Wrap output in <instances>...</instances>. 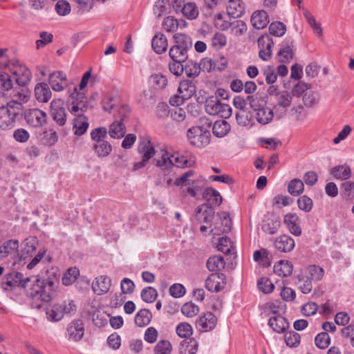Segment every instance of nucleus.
Returning <instances> with one entry per match:
<instances>
[{
  "label": "nucleus",
  "instance_id": "28",
  "mask_svg": "<svg viewBox=\"0 0 354 354\" xmlns=\"http://www.w3.org/2000/svg\"><path fill=\"white\" fill-rule=\"evenodd\" d=\"M281 226V220L279 217L272 215L269 216L263 223V231L268 234H275Z\"/></svg>",
  "mask_w": 354,
  "mask_h": 354
},
{
  "label": "nucleus",
  "instance_id": "4",
  "mask_svg": "<svg viewBox=\"0 0 354 354\" xmlns=\"http://www.w3.org/2000/svg\"><path fill=\"white\" fill-rule=\"evenodd\" d=\"M209 128V123L189 128L187 131L189 143L198 148H203L207 146L211 140Z\"/></svg>",
  "mask_w": 354,
  "mask_h": 354
},
{
  "label": "nucleus",
  "instance_id": "50",
  "mask_svg": "<svg viewBox=\"0 0 354 354\" xmlns=\"http://www.w3.org/2000/svg\"><path fill=\"white\" fill-rule=\"evenodd\" d=\"M107 131L106 127H100L93 129L91 132V139L95 142V143L106 142L104 139L107 137Z\"/></svg>",
  "mask_w": 354,
  "mask_h": 354
},
{
  "label": "nucleus",
  "instance_id": "41",
  "mask_svg": "<svg viewBox=\"0 0 354 354\" xmlns=\"http://www.w3.org/2000/svg\"><path fill=\"white\" fill-rule=\"evenodd\" d=\"M102 109L104 111L111 113L115 111L119 104V99L116 96L106 95L102 100Z\"/></svg>",
  "mask_w": 354,
  "mask_h": 354
},
{
  "label": "nucleus",
  "instance_id": "47",
  "mask_svg": "<svg viewBox=\"0 0 354 354\" xmlns=\"http://www.w3.org/2000/svg\"><path fill=\"white\" fill-rule=\"evenodd\" d=\"M172 346L169 340H160L153 348L154 354H171Z\"/></svg>",
  "mask_w": 354,
  "mask_h": 354
},
{
  "label": "nucleus",
  "instance_id": "46",
  "mask_svg": "<svg viewBox=\"0 0 354 354\" xmlns=\"http://www.w3.org/2000/svg\"><path fill=\"white\" fill-rule=\"evenodd\" d=\"M284 340L288 346L297 347L300 344L301 337L297 332L290 330L285 333Z\"/></svg>",
  "mask_w": 354,
  "mask_h": 354
},
{
  "label": "nucleus",
  "instance_id": "51",
  "mask_svg": "<svg viewBox=\"0 0 354 354\" xmlns=\"http://www.w3.org/2000/svg\"><path fill=\"white\" fill-rule=\"evenodd\" d=\"M46 250L43 248L39 250L37 255L31 260V261L27 265V268L28 270H32L34 268L41 260L44 259V261L48 262L51 261V257L49 255H46Z\"/></svg>",
  "mask_w": 354,
  "mask_h": 354
},
{
  "label": "nucleus",
  "instance_id": "22",
  "mask_svg": "<svg viewBox=\"0 0 354 354\" xmlns=\"http://www.w3.org/2000/svg\"><path fill=\"white\" fill-rule=\"evenodd\" d=\"M111 281L107 276L101 275L95 278L92 284V288L97 295L107 292L111 287Z\"/></svg>",
  "mask_w": 354,
  "mask_h": 354
},
{
  "label": "nucleus",
  "instance_id": "48",
  "mask_svg": "<svg viewBox=\"0 0 354 354\" xmlns=\"http://www.w3.org/2000/svg\"><path fill=\"white\" fill-rule=\"evenodd\" d=\"M80 271L77 268H70L62 277V281L64 286L71 285L77 278Z\"/></svg>",
  "mask_w": 354,
  "mask_h": 354
},
{
  "label": "nucleus",
  "instance_id": "61",
  "mask_svg": "<svg viewBox=\"0 0 354 354\" xmlns=\"http://www.w3.org/2000/svg\"><path fill=\"white\" fill-rule=\"evenodd\" d=\"M57 140L58 136L54 130L50 129L43 133L42 142L44 145L53 146L57 142Z\"/></svg>",
  "mask_w": 354,
  "mask_h": 354
},
{
  "label": "nucleus",
  "instance_id": "60",
  "mask_svg": "<svg viewBox=\"0 0 354 354\" xmlns=\"http://www.w3.org/2000/svg\"><path fill=\"white\" fill-rule=\"evenodd\" d=\"M179 26H181L180 22L174 17H167L162 22V27L167 32H175Z\"/></svg>",
  "mask_w": 354,
  "mask_h": 354
},
{
  "label": "nucleus",
  "instance_id": "11",
  "mask_svg": "<svg viewBox=\"0 0 354 354\" xmlns=\"http://www.w3.org/2000/svg\"><path fill=\"white\" fill-rule=\"evenodd\" d=\"M84 334V323L81 319H75L71 322L67 328L66 337L70 341L79 342Z\"/></svg>",
  "mask_w": 354,
  "mask_h": 354
},
{
  "label": "nucleus",
  "instance_id": "31",
  "mask_svg": "<svg viewBox=\"0 0 354 354\" xmlns=\"http://www.w3.org/2000/svg\"><path fill=\"white\" fill-rule=\"evenodd\" d=\"M245 12V4L243 1H234L227 3V13L232 18L241 17Z\"/></svg>",
  "mask_w": 354,
  "mask_h": 354
},
{
  "label": "nucleus",
  "instance_id": "6",
  "mask_svg": "<svg viewBox=\"0 0 354 354\" xmlns=\"http://www.w3.org/2000/svg\"><path fill=\"white\" fill-rule=\"evenodd\" d=\"M68 93L71 100V106L68 108L73 115H84L88 108V102L86 100L84 91H78L77 87L74 86L71 90L68 87Z\"/></svg>",
  "mask_w": 354,
  "mask_h": 354
},
{
  "label": "nucleus",
  "instance_id": "33",
  "mask_svg": "<svg viewBox=\"0 0 354 354\" xmlns=\"http://www.w3.org/2000/svg\"><path fill=\"white\" fill-rule=\"evenodd\" d=\"M178 92L183 95L182 97L188 100L195 93L196 86L191 80H182L179 84Z\"/></svg>",
  "mask_w": 354,
  "mask_h": 354
},
{
  "label": "nucleus",
  "instance_id": "62",
  "mask_svg": "<svg viewBox=\"0 0 354 354\" xmlns=\"http://www.w3.org/2000/svg\"><path fill=\"white\" fill-rule=\"evenodd\" d=\"M341 194L346 199H350L354 196V183L346 181L342 184Z\"/></svg>",
  "mask_w": 354,
  "mask_h": 354
},
{
  "label": "nucleus",
  "instance_id": "40",
  "mask_svg": "<svg viewBox=\"0 0 354 354\" xmlns=\"http://www.w3.org/2000/svg\"><path fill=\"white\" fill-rule=\"evenodd\" d=\"M201 65L193 60H188L184 64V72L186 75L191 78L198 77L201 73Z\"/></svg>",
  "mask_w": 354,
  "mask_h": 354
},
{
  "label": "nucleus",
  "instance_id": "17",
  "mask_svg": "<svg viewBox=\"0 0 354 354\" xmlns=\"http://www.w3.org/2000/svg\"><path fill=\"white\" fill-rule=\"evenodd\" d=\"M275 104L273 109L277 112V110L281 109L282 112H286L292 102V95L287 91H282L274 95Z\"/></svg>",
  "mask_w": 354,
  "mask_h": 354
},
{
  "label": "nucleus",
  "instance_id": "8",
  "mask_svg": "<svg viewBox=\"0 0 354 354\" xmlns=\"http://www.w3.org/2000/svg\"><path fill=\"white\" fill-rule=\"evenodd\" d=\"M9 71L13 75L16 83L21 86L27 85L31 80L30 71L19 61L9 66Z\"/></svg>",
  "mask_w": 354,
  "mask_h": 354
},
{
  "label": "nucleus",
  "instance_id": "32",
  "mask_svg": "<svg viewBox=\"0 0 354 354\" xmlns=\"http://www.w3.org/2000/svg\"><path fill=\"white\" fill-rule=\"evenodd\" d=\"M19 248V241L10 239L0 245V257L4 258L8 255L15 254Z\"/></svg>",
  "mask_w": 354,
  "mask_h": 354
},
{
  "label": "nucleus",
  "instance_id": "58",
  "mask_svg": "<svg viewBox=\"0 0 354 354\" xmlns=\"http://www.w3.org/2000/svg\"><path fill=\"white\" fill-rule=\"evenodd\" d=\"M171 158V155H169L168 152L165 151L162 153L160 159L154 160L156 166L162 169H168L173 166Z\"/></svg>",
  "mask_w": 354,
  "mask_h": 354
},
{
  "label": "nucleus",
  "instance_id": "3",
  "mask_svg": "<svg viewBox=\"0 0 354 354\" xmlns=\"http://www.w3.org/2000/svg\"><path fill=\"white\" fill-rule=\"evenodd\" d=\"M22 115L23 105L20 102L10 101L6 111L0 113V128L3 130L12 129Z\"/></svg>",
  "mask_w": 354,
  "mask_h": 354
},
{
  "label": "nucleus",
  "instance_id": "52",
  "mask_svg": "<svg viewBox=\"0 0 354 354\" xmlns=\"http://www.w3.org/2000/svg\"><path fill=\"white\" fill-rule=\"evenodd\" d=\"M140 296L145 302L153 303L158 297V292L156 288L149 286L142 290Z\"/></svg>",
  "mask_w": 354,
  "mask_h": 354
},
{
  "label": "nucleus",
  "instance_id": "21",
  "mask_svg": "<svg viewBox=\"0 0 354 354\" xmlns=\"http://www.w3.org/2000/svg\"><path fill=\"white\" fill-rule=\"evenodd\" d=\"M138 151L142 156V158L149 160L156 154V150L151 140L149 138L142 139L139 142Z\"/></svg>",
  "mask_w": 354,
  "mask_h": 354
},
{
  "label": "nucleus",
  "instance_id": "15",
  "mask_svg": "<svg viewBox=\"0 0 354 354\" xmlns=\"http://www.w3.org/2000/svg\"><path fill=\"white\" fill-rule=\"evenodd\" d=\"M274 245L279 252L287 253L293 250L295 242L291 236L283 234L275 239Z\"/></svg>",
  "mask_w": 354,
  "mask_h": 354
},
{
  "label": "nucleus",
  "instance_id": "20",
  "mask_svg": "<svg viewBox=\"0 0 354 354\" xmlns=\"http://www.w3.org/2000/svg\"><path fill=\"white\" fill-rule=\"evenodd\" d=\"M258 44L262 46V48L259 52V57L263 61H268L272 56V39L269 36H262L259 38Z\"/></svg>",
  "mask_w": 354,
  "mask_h": 354
},
{
  "label": "nucleus",
  "instance_id": "38",
  "mask_svg": "<svg viewBox=\"0 0 354 354\" xmlns=\"http://www.w3.org/2000/svg\"><path fill=\"white\" fill-rule=\"evenodd\" d=\"M151 317L152 315L149 310L141 309L135 316V324L139 327H144L150 323Z\"/></svg>",
  "mask_w": 354,
  "mask_h": 354
},
{
  "label": "nucleus",
  "instance_id": "37",
  "mask_svg": "<svg viewBox=\"0 0 354 354\" xmlns=\"http://www.w3.org/2000/svg\"><path fill=\"white\" fill-rule=\"evenodd\" d=\"M274 272L281 277L290 276L292 272V265L288 261L280 260L274 266Z\"/></svg>",
  "mask_w": 354,
  "mask_h": 354
},
{
  "label": "nucleus",
  "instance_id": "27",
  "mask_svg": "<svg viewBox=\"0 0 354 354\" xmlns=\"http://www.w3.org/2000/svg\"><path fill=\"white\" fill-rule=\"evenodd\" d=\"M167 39L164 34L158 32L156 34L151 40V46L157 54H162L167 49Z\"/></svg>",
  "mask_w": 354,
  "mask_h": 354
},
{
  "label": "nucleus",
  "instance_id": "7",
  "mask_svg": "<svg viewBox=\"0 0 354 354\" xmlns=\"http://www.w3.org/2000/svg\"><path fill=\"white\" fill-rule=\"evenodd\" d=\"M68 111L62 99H54L50 102V115L52 120L59 127H64L67 121Z\"/></svg>",
  "mask_w": 354,
  "mask_h": 354
},
{
  "label": "nucleus",
  "instance_id": "18",
  "mask_svg": "<svg viewBox=\"0 0 354 354\" xmlns=\"http://www.w3.org/2000/svg\"><path fill=\"white\" fill-rule=\"evenodd\" d=\"M173 7L176 12L181 10L183 16H185L188 19H196L199 13L196 5L193 2L187 3L182 7L180 3H178V0H174Z\"/></svg>",
  "mask_w": 354,
  "mask_h": 354
},
{
  "label": "nucleus",
  "instance_id": "59",
  "mask_svg": "<svg viewBox=\"0 0 354 354\" xmlns=\"http://www.w3.org/2000/svg\"><path fill=\"white\" fill-rule=\"evenodd\" d=\"M181 312L187 317H193L199 313V308L191 301L187 302L182 306Z\"/></svg>",
  "mask_w": 354,
  "mask_h": 354
},
{
  "label": "nucleus",
  "instance_id": "34",
  "mask_svg": "<svg viewBox=\"0 0 354 354\" xmlns=\"http://www.w3.org/2000/svg\"><path fill=\"white\" fill-rule=\"evenodd\" d=\"M330 174L335 178L344 180L351 178V169L347 165H341L333 167Z\"/></svg>",
  "mask_w": 354,
  "mask_h": 354
},
{
  "label": "nucleus",
  "instance_id": "5",
  "mask_svg": "<svg viewBox=\"0 0 354 354\" xmlns=\"http://www.w3.org/2000/svg\"><path fill=\"white\" fill-rule=\"evenodd\" d=\"M205 110L210 115H220L223 118H229L232 109L229 104L222 103L216 96L211 95L206 98Z\"/></svg>",
  "mask_w": 354,
  "mask_h": 354
},
{
  "label": "nucleus",
  "instance_id": "12",
  "mask_svg": "<svg viewBox=\"0 0 354 354\" xmlns=\"http://www.w3.org/2000/svg\"><path fill=\"white\" fill-rule=\"evenodd\" d=\"M217 319L210 312L204 313L196 321V327L201 332H208L214 329L216 325Z\"/></svg>",
  "mask_w": 354,
  "mask_h": 354
},
{
  "label": "nucleus",
  "instance_id": "19",
  "mask_svg": "<svg viewBox=\"0 0 354 354\" xmlns=\"http://www.w3.org/2000/svg\"><path fill=\"white\" fill-rule=\"evenodd\" d=\"M293 41L288 39L280 44V48L277 53L279 61L281 63H289L293 58L292 52Z\"/></svg>",
  "mask_w": 354,
  "mask_h": 354
},
{
  "label": "nucleus",
  "instance_id": "56",
  "mask_svg": "<svg viewBox=\"0 0 354 354\" xmlns=\"http://www.w3.org/2000/svg\"><path fill=\"white\" fill-rule=\"evenodd\" d=\"M315 343L317 348L320 349L326 348L330 343V337L326 332L317 334L315 338Z\"/></svg>",
  "mask_w": 354,
  "mask_h": 354
},
{
  "label": "nucleus",
  "instance_id": "2",
  "mask_svg": "<svg viewBox=\"0 0 354 354\" xmlns=\"http://www.w3.org/2000/svg\"><path fill=\"white\" fill-rule=\"evenodd\" d=\"M175 44L171 47L169 55L173 61L186 62L188 59V51L192 48V41L190 37L185 34H176L174 35Z\"/></svg>",
  "mask_w": 354,
  "mask_h": 354
},
{
  "label": "nucleus",
  "instance_id": "9",
  "mask_svg": "<svg viewBox=\"0 0 354 354\" xmlns=\"http://www.w3.org/2000/svg\"><path fill=\"white\" fill-rule=\"evenodd\" d=\"M27 124L35 128H39L47 123L46 113L39 109H30L24 113Z\"/></svg>",
  "mask_w": 354,
  "mask_h": 354
},
{
  "label": "nucleus",
  "instance_id": "54",
  "mask_svg": "<svg viewBox=\"0 0 354 354\" xmlns=\"http://www.w3.org/2000/svg\"><path fill=\"white\" fill-rule=\"evenodd\" d=\"M27 243L25 247L21 250V257L26 259L29 256H31L32 253L36 250L38 244L36 238H31L27 240Z\"/></svg>",
  "mask_w": 354,
  "mask_h": 354
},
{
  "label": "nucleus",
  "instance_id": "64",
  "mask_svg": "<svg viewBox=\"0 0 354 354\" xmlns=\"http://www.w3.org/2000/svg\"><path fill=\"white\" fill-rule=\"evenodd\" d=\"M259 289L266 294L272 292L274 286L268 277H261L257 283Z\"/></svg>",
  "mask_w": 354,
  "mask_h": 354
},
{
  "label": "nucleus",
  "instance_id": "57",
  "mask_svg": "<svg viewBox=\"0 0 354 354\" xmlns=\"http://www.w3.org/2000/svg\"><path fill=\"white\" fill-rule=\"evenodd\" d=\"M286 25L280 21H275L270 24L269 26L270 34L276 37H281L286 32Z\"/></svg>",
  "mask_w": 354,
  "mask_h": 354
},
{
  "label": "nucleus",
  "instance_id": "23",
  "mask_svg": "<svg viewBox=\"0 0 354 354\" xmlns=\"http://www.w3.org/2000/svg\"><path fill=\"white\" fill-rule=\"evenodd\" d=\"M35 96L39 102H47L52 96V92L46 83L41 82L35 85Z\"/></svg>",
  "mask_w": 354,
  "mask_h": 354
},
{
  "label": "nucleus",
  "instance_id": "26",
  "mask_svg": "<svg viewBox=\"0 0 354 354\" xmlns=\"http://www.w3.org/2000/svg\"><path fill=\"white\" fill-rule=\"evenodd\" d=\"M251 23L257 29H262L269 23L268 13L264 10L254 11L251 16Z\"/></svg>",
  "mask_w": 354,
  "mask_h": 354
},
{
  "label": "nucleus",
  "instance_id": "53",
  "mask_svg": "<svg viewBox=\"0 0 354 354\" xmlns=\"http://www.w3.org/2000/svg\"><path fill=\"white\" fill-rule=\"evenodd\" d=\"M324 274V270L319 266L312 265L309 266L307 268V277L313 281H319L322 279Z\"/></svg>",
  "mask_w": 354,
  "mask_h": 354
},
{
  "label": "nucleus",
  "instance_id": "10",
  "mask_svg": "<svg viewBox=\"0 0 354 354\" xmlns=\"http://www.w3.org/2000/svg\"><path fill=\"white\" fill-rule=\"evenodd\" d=\"M48 83L52 89L56 92L63 91L68 87L66 75L62 71H56L49 74Z\"/></svg>",
  "mask_w": 354,
  "mask_h": 354
},
{
  "label": "nucleus",
  "instance_id": "42",
  "mask_svg": "<svg viewBox=\"0 0 354 354\" xmlns=\"http://www.w3.org/2000/svg\"><path fill=\"white\" fill-rule=\"evenodd\" d=\"M93 149L98 157L104 158L108 156L111 153L112 151V146L108 141H106L95 143L93 145Z\"/></svg>",
  "mask_w": 354,
  "mask_h": 354
},
{
  "label": "nucleus",
  "instance_id": "1",
  "mask_svg": "<svg viewBox=\"0 0 354 354\" xmlns=\"http://www.w3.org/2000/svg\"><path fill=\"white\" fill-rule=\"evenodd\" d=\"M58 279L55 274L53 277L41 279L37 277L23 278V274L18 272L6 274L1 281L3 290H13L17 287L28 288L27 295L35 301L49 302L54 297Z\"/></svg>",
  "mask_w": 354,
  "mask_h": 354
},
{
  "label": "nucleus",
  "instance_id": "16",
  "mask_svg": "<svg viewBox=\"0 0 354 354\" xmlns=\"http://www.w3.org/2000/svg\"><path fill=\"white\" fill-rule=\"evenodd\" d=\"M284 224L286 225L289 232L299 236L301 234V228L300 226L299 218L295 213H288L283 218Z\"/></svg>",
  "mask_w": 354,
  "mask_h": 354
},
{
  "label": "nucleus",
  "instance_id": "30",
  "mask_svg": "<svg viewBox=\"0 0 354 354\" xmlns=\"http://www.w3.org/2000/svg\"><path fill=\"white\" fill-rule=\"evenodd\" d=\"M203 196L212 206H219L222 203L221 194L212 187L206 188L203 193Z\"/></svg>",
  "mask_w": 354,
  "mask_h": 354
},
{
  "label": "nucleus",
  "instance_id": "44",
  "mask_svg": "<svg viewBox=\"0 0 354 354\" xmlns=\"http://www.w3.org/2000/svg\"><path fill=\"white\" fill-rule=\"evenodd\" d=\"M61 308L62 306L59 304L53 305L50 309L46 310L48 319L50 322H57L61 320L64 317Z\"/></svg>",
  "mask_w": 354,
  "mask_h": 354
},
{
  "label": "nucleus",
  "instance_id": "39",
  "mask_svg": "<svg viewBox=\"0 0 354 354\" xmlns=\"http://www.w3.org/2000/svg\"><path fill=\"white\" fill-rule=\"evenodd\" d=\"M150 84L155 90L160 91L164 89L168 83L167 78L161 73H155L150 76Z\"/></svg>",
  "mask_w": 354,
  "mask_h": 354
},
{
  "label": "nucleus",
  "instance_id": "13",
  "mask_svg": "<svg viewBox=\"0 0 354 354\" xmlns=\"http://www.w3.org/2000/svg\"><path fill=\"white\" fill-rule=\"evenodd\" d=\"M225 277L222 273H212L205 281V288L212 292L221 291L225 284Z\"/></svg>",
  "mask_w": 354,
  "mask_h": 354
},
{
  "label": "nucleus",
  "instance_id": "36",
  "mask_svg": "<svg viewBox=\"0 0 354 354\" xmlns=\"http://www.w3.org/2000/svg\"><path fill=\"white\" fill-rule=\"evenodd\" d=\"M126 127L122 121H114L109 128V136L114 139H120L124 136Z\"/></svg>",
  "mask_w": 354,
  "mask_h": 354
},
{
  "label": "nucleus",
  "instance_id": "14",
  "mask_svg": "<svg viewBox=\"0 0 354 354\" xmlns=\"http://www.w3.org/2000/svg\"><path fill=\"white\" fill-rule=\"evenodd\" d=\"M248 100H249L250 102L251 107L253 108L257 111L256 118L259 123L262 124H267L272 120L274 118V113L272 109L267 106H263L261 108L255 109L254 105L253 104V97L248 96Z\"/></svg>",
  "mask_w": 354,
  "mask_h": 354
},
{
  "label": "nucleus",
  "instance_id": "49",
  "mask_svg": "<svg viewBox=\"0 0 354 354\" xmlns=\"http://www.w3.org/2000/svg\"><path fill=\"white\" fill-rule=\"evenodd\" d=\"M217 248L224 254H230L234 250L233 242L230 238L223 236L218 239Z\"/></svg>",
  "mask_w": 354,
  "mask_h": 354
},
{
  "label": "nucleus",
  "instance_id": "24",
  "mask_svg": "<svg viewBox=\"0 0 354 354\" xmlns=\"http://www.w3.org/2000/svg\"><path fill=\"white\" fill-rule=\"evenodd\" d=\"M268 325L277 333H282L289 327L287 319L280 315L271 317L268 320Z\"/></svg>",
  "mask_w": 354,
  "mask_h": 354
},
{
  "label": "nucleus",
  "instance_id": "45",
  "mask_svg": "<svg viewBox=\"0 0 354 354\" xmlns=\"http://www.w3.org/2000/svg\"><path fill=\"white\" fill-rule=\"evenodd\" d=\"M304 189L303 181L298 178L290 180L288 186V191L292 196L300 195L304 192Z\"/></svg>",
  "mask_w": 354,
  "mask_h": 354
},
{
  "label": "nucleus",
  "instance_id": "55",
  "mask_svg": "<svg viewBox=\"0 0 354 354\" xmlns=\"http://www.w3.org/2000/svg\"><path fill=\"white\" fill-rule=\"evenodd\" d=\"M115 111L117 113L114 114V116L118 118V121H122L123 123L128 118L131 111L129 106L124 104H118Z\"/></svg>",
  "mask_w": 354,
  "mask_h": 354
},
{
  "label": "nucleus",
  "instance_id": "35",
  "mask_svg": "<svg viewBox=\"0 0 354 354\" xmlns=\"http://www.w3.org/2000/svg\"><path fill=\"white\" fill-rule=\"evenodd\" d=\"M230 125L225 120H217L212 127V133L217 138H223L227 135L230 131Z\"/></svg>",
  "mask_w": 354,
  "mask_h": 354
},
{
  "label": "nucleus",
  "instance_id": "29",
  "mask_svg": "<svg viewBox=\"0 0 354 354\" xmlns=\"http://www.w3.org/2000/svg\"><path fill=\"white\" fill-rule=\"evenodd\" d=\"M225 261L224 258L220 255L210 257L206 263L207 268L212 272L219 273L221 270L225 268Z\"/></svg>",
  "mask_w": 354,
  "mask_h": 354
},
{
  "label": "nucleus",
  "instance_id": "63",
  "mask_svg": "<svg viewBox=\"0 0 354 354\" xmlns=\"http://www.w3.org/2000/svg\"><path fill=\"white\" fill-rule=\"evenodd\" d=\"M297 205L299 208L305 212H309L313 205L312 199L306 195L301 196L297 199Z\"/></svg>",
  "mask_w": 354,
  "mask_h": 354
},
{
  "label": "nucleus",
  "instance_id": "25",
  "mask_svg": "<svg viewBox=\"0 0 354 354\" xmlns=\"http://www.w3.org/2000/svg\"><path fill=\"white\" fill-rule=\"evenodd\" d=\"M73 127L75 129V134L82 136L84 134L88 127V119L84 115H73Z\"/></svg>",
  "mask_w": 354,
  "mask_h": 354
},
{
  "label": "nucleus",
  "instance_id": "43",
  "mask_svg": "<svg viewBox=\"0 0 354 354\" xmlns=\"http://www.w3.org/2000/svg\"><path fill=\"white\" fill-rule=\"evenodd\" d=\"M171 158L173 166L179 168L191 167L194 162V161L189 160L187 157L180 155L178 153L171 154Z\"/></svg>",
  "mask_w": 354,
  "mask_h": 354
}]
</instances>
